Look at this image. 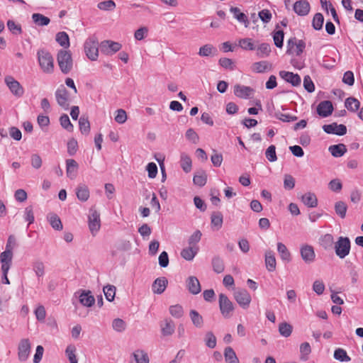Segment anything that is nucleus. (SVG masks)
<instances>
[{"instance_id": "obj_1", "label": "nucleus", "mask_w": 363, "mask_h": 363, "mask_svg": "<svg viewBox=\"0 0 363 363\" xmlns=\"http://www.w3.org/2000/svg\"><path fill=\"white\" fill-rule=\"evenodd\" d=\"M37 56L42 71L46 74H52L54 72V60L52 55L43 49L38 51Z\"/></svg>"}, {"instance_id": "obj_2", "label": "nucleus", "mask_w": 363, "mask_h": 363, "mask_svg": "<svg viewBox=\"0 0 363 363\" xmlns=\"http://www.w3.org/2000/svg\"><path fill=\"white\" fill-rule=\"evenodd\" d=\"M57 61L61 72L67 74L73 67V60L69 51L60 50L57 55Z\"/></svg>"}, {"instance_id": "obj_3", "label": "nucleus", "mask_w": 363, "mask_h": 363, "mask_svg": "<svg viewBox=\"0 0 363 363\" xmlns=\"http://www.w3.org/2000/svg\"><path fill=\"white\" fill-rule=\"evenodd\" d=\"M333 248L335 255L340 259H344L350 254L351 248L350 240L347 237L340 236L338 238L337 240L335 242Z\"/></svg>"}, {"instance_id": "obj_4", "label": "nucleus", "mask_w": 363, "mask_h": 363, "mask_svg": "<svg viewBox=\"0 0 363 363\" xmlns=\"http://www.w3.org/2000/svg\"><path fill=\"white\" fill-rule=\"evenodd\" d=\"M86 57L91 61H96L99 57V42L95 36L88 38L84 45Z\"/></svg>"}, {"instance_id": "obj_5", "label": "nucleus", "mask_w": 363, "mask_h": 363, "mask_svg": "<svg viewBox=\"0 0 363 363\" xmlns=\"http://www.w3.org/2000/svg\"><path fill=\"white\" fill-rule=\"evenodd\" d=\"M89 229L93 236H95L101 228L100 213L94 208L89 210L88 216Z\"/></svg>"}, {"instance_id": "obj_6", "label": "nucleus", "mask_w": 363, "mask_h": 363, "mask_svg": "<svg viewBox=\"0 0 363 363\" xmlns=\"http://www.w3.org/2000/svg\"><path fill=\"white\" fill-rule=\"evenodd\" d=\"M219 308L221 314L225 318L231 317L234 311L233 302L223 294L219 295Z\"/></svg>"}, {"instance_id": "obj_7", "label": "nucleus", "mask_w": 363, "mask_h": 363, "mask_svg": "<svg viewBox=\"0 0 363 363\" xmlns=\"http://www.w3.org/2000/svg\"><path fill=\"white\" fill-rule=\"evenodd\" d=\"M4 82L10 91L17 98L21 97L24 94V89L21 84L12 76L7 75L4 78Z\"/></svg>"}, {"instance_id": "obj_8", "label": "nucleus", "mask_w": 363, "mask_h": 363, "mask_svg": "<svg viewBox=\"0 0 363 363\" xmlns=\"http://www.w3.org/2000/svg\"><path fill=\"white\" fill-rule=\"evenodd\" d=\"M234 298L240 307L246 309L249 307L252 298L250 293L245 289H239L234 292Z\"/></svg>"}, {"instance_id": "obj_9", "label": "nucleus", "mask_w": 363, "mask_h": 363, "mask_svg": "<svg viewBox=\"0 0 363 363\" xmlns=\"http://www.w3.org/2000/svg\"><path fill=\"white\" fill-rule=\"evenodd\" d=\"M31 344L28 339H22L18 346V358L21 362H26L30 354Z\"/></svg>"}, {"instance_id": "obj_10", "label": "nucleus", "mask_w": 363, "mask_h": 363, "mask_svg": "<svg viewBox=\"0 0 363 363\" xmlns=\"http://www.w3.org/2000/svg\"><path fill=\"white\" fill-rule=\"evenodd\" d=\"M74 296L78 297L79 302L85 307H91L95 303V298L90 291L79 290L74 293Z\"/></svg>"}, {"instance_id": "obj_11", "label": "nucleus", "mask_w": 363, "mask_h": 363, "mask_svg": "<svg viewBox=\"0 0 363 363\" xmlns=\"http://www.w3.org/2000/svg\"><path fill=\"white\" fill-rule=\"evenodd\" d=\"M287 54L295 53L300 55L306 47V43L302 40H297L296 38L289 39L287 42Z\"/></svg>"}, {"instance_id": "obj_12", "label": "nucleus", "mask_w": 363, "mask_h": 363, "mask_svg": "<svg viewBox=\"0 0 363 363\" xmlns=\"http://www.w3.org/2000/svg\"><path fill=\"white\" fill-rule=\"evenodd\" d=\"M121 47L119 43L111 40H104L100 44L101 52L107 55L116 53L121 49Z\"/></svg>"}, {"instance_id": "obj_13", "label": "nucleus", "mask_w": 363, "mask_h": 363, "mask_svg": "<svg viewBox=\"0 0 363 363\" xmlns=\"http://www.w3.org/2000/svg\"><path fill=\"white\" fill-rule=\"evenodd\" d=\"M301 257L306 264H311L315 259V253L313 246L303 245L300 248Z\"/></svg>"}, {"instance_id": "obj_14", "label": "nucleus", "mask_w": 363, "mask_h": 363, "mask_svg": "<svg viewBox=\"0 0 363 363\" xmlns=\"http://www.w3.org/2000/svg\"><path fill=\"white\" fill-rule=\"evenodd\" d=\"M323 129L328 134H335L337 135H344L347 133V128L345 125H342V124L338 125L336 123L324 125L323 126Z\"/></svg>"}, {"instance_id": "obj_15", "label": "nucleus", "mask_w": 363, "mask_h": 363, "mask_svg": "<svg viewBox=\"0 0 363 363\" xmlns=\"http://www.w3.org/2000/svg\"><path fill=\"white\" fill-rule=\"evenodd\" d=\"M293 9L298 16H305L310 12L311 6L308 1L299 0L294 4Z\"/></svg>"}, {"instance_id": "obj_16", "label": "nucleus", "mask_w": 363, "mask_h": 363, "mask_svg": "<svg viewBox=\"0 0 363 363\" xmlns=\"http://www.w3.org/2000/svg\"><path fill=\"white\" fill-rule=\"evenodd\" d=\"M55 98L60 106L67 108L69 106L68 92L63 86L57 89Z\"/></svg>"}, {"instance_id": "obj_17", "label": "nucleus", "mask_w": 363, "mask_h": 363, "mask_svg": "<svg viewBox=\"0 0 363 363\" xmlns=\"http://www.w3.org/2000/svg\"><path fill=\"white\" fill-rule=\"evenodd\" d=\"M333 111V106L330 101H323L317 106L318 114L325 118L331 115Z\"/></svg>"}, {"instance_id": "obj_18", "label": "nucleus", "mask_w": 363, "mask_h": 363, "mask_svg": "<svg viewBox=\"0 0 363 363\" xmlns=\"http://www.w3.org/2000/svg\"><path fill=\"white\" fill-rule=\"evenodd\" d=\"M186 285L189 293L194 295L199 294L201 291L200 282L194 276H191L187 278Z\"/></svg>"}, {"instance_id": "obj_19", "label": "nucleus", "mask_w": 363, "mask_h": 363, "mask_svg": "<svg viewBox=\"0 0 363 363\" xmlns=\"http://www.w3.org/2000/svg\"><path fill=\"white\" fill-rule=\"evenodd\" d=\"M168 284V280L166 277H162L157 278L152 285V290L154 294H162Z\"/></svg>"}, {"instance_id": "obj_20", "label": "nucleus", "mask_w": 363, "mask_h": 363, "mask_svg": "<svg viewBox=\"0 0 363 363\" xmlns=\"http://www.w3.org/2000/svg\"><path fill=\"white\" fill-rule=\"evenodd\" d=\"M279 76L294 86L300 85L301 82V77L298 74H294L291 72L280 71Z\"/></svg>"}, {"instance_id": "obj_21", "label": "nucleus", "mask_w": 363, "mask_h": 363, "mask_svg": "<svg viewBox=\"0 0 363 363\" xmlns=\"http://www.w3.org/2000/svg\"><path fill=\"white\" fill-rule=\"evenodd\" d=\"M254 93V89L250 86L236 84L234 86V94L242 99H247Z\"/></svg>"}, {"instance_id": "obj_22", "label": "nucleus", "mask_w": 363, "mask_h": 363, "mask_svg": "<svg viewBox=\"0 0 363 363\" xmlns=\"http://www.w3.org/2000/svg\"><path fill=\"white\" fill-rule=\"evenodd\" d=\"M13 252L4 250L0 255L1 269H10L12 264Z\"/></svg>"}, {"instance_id": "obj_23", "label": "nucleus", "mask_w": 363, "mask_h": 363, "mask_svg": "<svg viewBox=\"0 0 363 363\" xmlns=\"http://www.w3.org/2000/svg\"><path fill=\"white\" fill-rule=\"evenodd\" d=\"M301 201L309 208H315L318 206V199L312 192H307L302 195Z\"/></svg>"}, {"instance_id": "obj_24", "label": "nucleus", "mask_w": 363, "mask_h": 363, "mask_svg": "<svg viewBox=\"0 0 363 363\" xmlns=\"http://www.w3.org/2000/svg\"><path fill=\"white\" fill-rule=\"evenodd\" d=\"M77 169L78 164L74 160L68 159L66 160V172L69 178L74 179L76 177Z\"/></svg>"}, {"instance_id": "obj_25", "label": "nucleus", "mask_w": 363, "mask_h": 363, "mask_svg": "<svg viewBox=\"0 0 363 363\" xmlns=\"http://www.w3.org/2000/svg\"><path fill=\"white\" fill-rule=\"evenodd\" d=\"M320 246L325 250H330L333 248L335 241L333 236L330 233L322 235L319 240Z\"/></svg>"}, {"instance_id": "obj_26", "label": "nucleus", "mask_w": 363, "mask_h": 363, "mask_svg": "<svg viewBox=\"0 0 363 363\" xmlns=\"http://www.w3.org/2000/svg\"><path fill=\"white\" fill-rule=\"evenodd\" d=\"M76 195L79 201L82 202L86 201L90 196L88 186L85 184H79L76 189Z\"/></svg>"}, {"instance_id": "obj_27", "label": "nucleus", "mask_w": 363, "mask_h": 363, "mask_svg": "<svg viewBox=\"0 0 363 363\" xmlns=\"http://www.w3.org/2000/svg\"><path fill=\"white\" fill-rule=\"evenodd\" d=\"M230 11L233 14V17L240 23H243L245 28L249 26V21L247 16L240 11L238 7H231Z\"/></svg>"}, {"instance_id": "obj_28", "label": "nucleus", "mask_w": 363, "mask_h": 363, "mask_svg": "<svg viewBox=\"0 0 363 363\" xmlns=\"http://www.w3.org/2000/svg\"><path fill=\"white\" fill-rule=\"evenodd\" d=\"M199 250V247L189 246L184 248L181 252V256L187 261L193 260Z\"/></svg>"}, {"instance_id": "obj_29", "label": "nucleus", "mask_w": 363, "mask_h": 363, "mask_svg": "<svg viewBox=\"0 0 363 363\" xmlns=\"http://www.w3.org/2000/svg\"><path fill=\"white\" fill-rule=\"evenodd\" d=\"M328 150L333 157H340L347 152V148L344 144L340 143L337 145H330Z\"/></svg>"}, {"instance_id": "obj_30", "label": "nucleus", "mask_w": 363, "mask_h": 363, "mask_svg": "<svg viewBox=\"0 0 363 363\" xmlns=\"http://www.w3.org/2000/svg\"><path fill=\"white\" fill-rule=\"evenodd\" d=\"M265 264L268 271L273 272L276 269V258L272 251L268 250L265 252Z\"/></svg>"}, {"instance_id": "obj_31", "label": "nucleus", "mask_w": 363, "mask_h": 363, "mask_svg": "<svg viewBox=\"0 0 363 363\" xmlns=\"http://www.w3.org/2000/svg\"><path fill=\"white\" fill-rule=\"evenodd\" d=\"M271 69V65L267 61H260L254 62L251 66V69L255 73H264Z\"/></svg>"}, {"instance_id": "obj_32", "label": "nucleus", "mask_w": 363, "mask_h": 363, "mask_svg": "<svg viewBox=\"0 0 363 363\" xmlns=\"http://www.w3.org/2000/svg\"><path fill=\"white\" fill-rule=\"evenodd\" d=\"M191 159L185 152H182L180 155V165L182 169L188 173L191 170Z\"/></svg>"}, {"instance_id": "obj_33", "label": "nucleus", "mask_w": 363, "mask_h": 363, "mask_svg": "<svg viewBox=\"0 0 363 363\" xmlns=\"http://www.w3.org/2000/svg\"><path fill=\"white\" fill-rule=\"evenodd\" d=\"M211 223L212 228L216 230H219L223 225V215L220 212H214L212 213L211 217Z\"/></svg>"}, {"instance_id": "obj_34", "label": "nucleus", "mask_w": 363, "mask_h": 363, "mask_svg": "<svg viewBox=\"0 0 363 363\" xmlns=\"http://www.w3.org/2000/svg\"><path fill=\"white\" fill-rule=\"evenodd\" d=\"M33 270L35 276L40 281V279L45 275V264L42 261L36 260L32 264Z\"/></svg>"}, {"instance_id": "obj_35", "label": "nucleus", "mask_w": 363, "mask_h": 363, "mask_svg": "<svg viewBox=\"0 0 363 363\" xmlns=\"http://www.w3.org/2000/svg\"><path fill=\"white\" fill-rule=\"evenodd\" d=\"M56 41L58 44L64 48H68L69 47V38L66 32H59L56 35Z\"/></svg>"}, {"instance_id": "obj_36", "label": "nucleus", "mask_w": 363, "mask_h": 363, "mask_svg": "<svg viewBox=\"0 0 363 363\" xmlns=\"http://www.w3.org/2000/svg\"><path fill=\"white\" fill-rule=\"evenodd\" d=\"M277 251L283 261H286L287 262L291 261V254L284 244L282 242H278Z\"/></svg>"}, {"instance_id": "obj_37", "label": "nucleus", "mask_w": 363, "mask_h": 363, "mask_svg": "<svg viewBox=\"0 0 363 363\" xmlns=\"http://www.w3.org/2000/svg\"><path fill=\"white\" fill-rule=\"evenodd\" d=\"M238 46L244 50H255V45L254 40L250 38H241L238 40Z\"/></svg>"}, {"instance_id": "obj_38", "label": "nucleus", "mask_w": 363, "mask_h": 363, "mask_svg": "<svg viewBox=\"0 0 363 363\" xmlns=\"http://www.w3.org/2000/svg\"><path fill=\"white\" fill-rule=\"evenodd\" d=\"M224 357L227 363H239V359L235 351L230 347H228L225 349Z\"/></svg>"}, {"instance_id": "obj_39", "label": "nucleus", "mask_w": 363, "mask_h": 363, "mask_svg": "<svg viewBox=\"0 0 363 363\" xmlns=\"http://www.w3.org/2000/svg\"><path fill=\"white\" fill-rule=\"evenodd\" d=\"M32 20L39 26H48L50 22V19L48 17L38 13H35L32 15Z\"/></svg>"}, {"instance_id": "obj_40", "label": "nucleus", "mask_w": 363, "mask_h": 363, "mask_svg": "<svg viewBox=\"0 0 363 363\" xmlns=\"http://www.w3.org/2000/svg\"><path fill=\"white\" fill-rule=\"evenodd\" d=\"M190 318L195 327L201 328L203 325L202 316L195 310H191L189 312Z\"/></svg>"}, {"instance_id": "obj_41", "label": "nucleus", "mask_w": 363, "mask_h": 363, "mask_svg": "<svg viewBox=\"0 0 363 363\" xmlns=\"http://www.w3.org/2000/svg\"><path fill=\"white\" fill-rule=\"evenodd\" d=\"M162 333L164 336H169L174 333L175 325L172 320H165L164 323L161 325Z\"/></svg>"}, {"instance_id": "obj_42", "label": "nucleus", "mask_w": 363, "mask_h": 363, "mask_svg": "<svg viewBox=\"0 0 363 363\" xmlns=\"http://www.w3.org/2000/svg\"><path fill=\"white\" fill-rule=\"evenodd\" d=\"M216 49L211 44H206L199 48V55L201 57H209L214 55Z\"/></svg>"}, {"instance_id": "obj_43", "label": "nucleus", "mask_w": 363, "mask_h": 363, "mask_svg": "<svg viewBox=\"0 0 363 363\" xmlns=\"http://www.w3.org/2000/svg\"><path fill=\"white\" fill-rule=\"evenodd\" d=\"M48 218L51 226L57 230H61L62 229V224L60 218L55 213H50L48 216Z\"/></svg>"}, {"instance_id": "obj_44", "label": "nucleus", "mask_w": 363, "mask_h": 363, "mask_svg": "<svg viewBox=\"0 0 363 363\" xmlns=\"http://www.w3.org/2000/svg\"><path fill=\"white\" fill-rule=\"evenodd\" d=\"M360 106V102L354 97H349L345 100V107L350 111L356 112Z\"/></svg>"}, {"instance_id": "obj_45", "label": "nucleus", "mask_w": 363, "mask_h": 363, "mask_svg": "<svg viewBox=\"0 0 363 363\" xmlns=\"http://www.w3.org/2000/svg\"><path fill=\"white\" fill-rule=\"evenodd\" d=\"M133 356L137 363H149V357L147 354L142 350H136Z\"/></svg>"}, {"instance_id": "obj_46", "label": "nucleus", "mask_w": 363, "mask_h": 363, "mask_svg": "<svg viewBox=\"0 0 363 363\" xmlns=\"http://www.w3.org/2000/svg\"><path fill=\"white\" fill-rule=\"evenodd\" d=\"M334 358L340 362H350L351 358L347 355V352L342 348H337L334 352Z\"/></svg>"}, {"instance_id": "obj_47", "label": "nucleus", "mask_w": 363, "mask_h": 363, "mask_svg": "<svg viewBox=\"0 0 363 363\" xmlns=\"http://www.w3.org/2000/svg\"><path fill=\"white\" fill-rule=\"evenodd\" d=\"M271 52L269 44L263 43L260 44L257 49V55L259 57H267Z\"/></svg>"}, {"instance_id": "obj_48", "label": "nucleus", "mask_w": 363, "mask_h": 363, "mask_svg": "<svg viewBox=\"0 0 363 363\" xmlns=\"http://www.w3.org/2000/svg\"><path fill=\"white\" fill-rule=\"evenodd\" d=\"M324 23V17L322 13H317L314 15L312 21V26L316 30H319L322 29Z\"/></svg>"}, {"instance_id": "obj_49", "label": "nucleus", "mask_w": 363, "mask_h": 363, "mask_svg": "<svg viewBox=\"0 0 363 363\" xmlns=\"http://www.w3.org/2000/svg\"><path fill=\"white\" fill-rule=\"evenodd\" d=\"M347 206L343 201H337L335 204V211L337 215L341 218H344L346 216Z\"/></svg>"}, {"instance_id": "obj_50", "label": "nucleus", "mask_w": 363, "mask_h": 363, "mask_svg": "<svg viewBox=\"0 0 363 363\" xmlns=\"http://www.w3.org/2000/svg\"><path fill=\"white\" fill-rule=\"evenodd\" d=\"M76 347L73 345L67 347L65 353L70 363H78V359L75 354Z\"/></svg>"}, {"instance_id": "obj_51", "label": "nucleus", "mask_w": 363, "mask_h": 363, "mask_svg": "<svg viewBox=\"0 0 363 363\" xmlns=\"http://www.w3.org/2000/svg\"><path fill=\"white\" fill-rule=\"evenodd\" d=\"M279 332L283 337H288L292 333V326L287 323H281L279 326Z\"/></svg>"}, {"instance_id": "obj_52", "label": "nucleus", "mask_w": 363, "mask_h": 363, "mask_svg": "<svg viewBox=\"0 0 363 363\" xmlns=\"http://www.w3.org/2000/svg\"><path fill=\"white\" fill-rule=\"evenodd\" d=\"M169 311V313L175 318H180L184 315L183 308L179 304L171 306Z\"/></svg>"}, {"instance_id": "obj_53", "label": "nucleus", "mask_w": 363, "mask_h": 363, "mask_svg": "<svg viewBox=\"0 0 363 363\" xmlns=\"http://www.w3.org/2000/svg\"><path fill=\"white\" fill-rule=\"evenodd\" d=\"M79 129L82 134L88 135L90 131V123L87 118L81 117L79 120Z\"/></svg>"}, {"instance_id": "obj_54", "label": "nucleus", "mask_w": 363, "mask_h": 363, "mask_svg": "<svg viewBox=\"0 0 363 363\" xmlns=\"http://www.w3.org/2000/svg\"><path fill=\"white\" fill-rule=\"evenodd\" d=\"M204 341L206 345L211 349H213L216 346V337L211 331L206 333Z\"/></svg>"}, {"instance_id": "obj_55", "label": "nucleus", "mask_w": 363, "mask_h": 363, "mask_svg": "<svg viewBox=\"0 0 363 363\" xmlns=\"http://www.w3.org/2000/svg\"><path fill=\"white\" fill-rule=\"evenodd\" d=\"M106 298L108 301H112L116 295V287L113 285H107L103 289Z\"/></svg>"}, {"instance_id": "obj_56", "label": "nucleus", "mask_w": 363, "mask_h": 363, "mask_svg": "<svg viewBox=\"0 0 363 363\" xmlns=\"http://www.w3.org/2000/svg\"><path fill=\"white\" fill-rule=\"evenodd\" d=\"M30 165L35 169H39L43 165V160L41 157L34 153L30 155Z\"/></svg>"}, {"instance_id": "obj_57", "label": "nucleus", "mask_w": 363, "mask_h": 363, "mask_svg": "<svg viewBox=\"0 0 363 363\" xmlns=\"http://www.w3.org/2000/svg\"><path fill=\"white\" fill-rule=\"evenodd\" d=\"M207 180L206 174L204 172H199L194 175L193 182L196 185L203 186L206 184Z\"/></svg>"}, {"instance_id": "obj_58", "label": "nucleus", "mask_w": 363, "mask_h": 363, "mask_svg": "<svg viewBox=\"0 0 363 363\" xmlns=\"http://www.w3.org/2000/svg\"><path fill=\"white\" fill-rule=\"evenodd\" d=\"M97 7L102 11H113L116 8V4L113 0H107L99 2Z\"/></svg>"}, {"instance_id": "obj_59", "label": "nucleus", "mask_w": 363, "mask_h": 363, "mask_svg": "<svg viewBox=\"0 0 363 363\" xmlns=\"http://www.w3.org/2000/svg\"><path fill=\"white\" fill-rule=\"evenodd\" d=\"M212 266H213V270L216 273H218V274L221 273L224 270L223 262L218 257H216L213 258V259H212Z\"/></svg>"}, {"instance_id": "obj_60", "label": "nucleus", "mask_w": 363, "mask_h": 363, "mask_svg": "<svg viewBox=\"0 0 363 363\" xmlns=\"http://www.w3.org/2000/svg\"><path fill=\"white\" fill-rule=\"evenodd\" d=\"M201 233L200 230H196L189 238L188 243L189 246L191 247H199L197 245L198 242L201 240Z\"/></svg>"}, {"instance_id": "obj_61", "label": "nucleus", "mask_w": 363, "mask_h": 363, "mask_svg": "<svg viewBox=\"0 0 363 363\" xmlns=\"http://www.w3.org/2000/svg\"><path fill=\"white\" fill-rule=\"evenodd\" d=\"M112 327L114 330L122 333L125 330L126 324L122 319L116 318L113 320Z\"/></svg>"}, {"instance_id": "obj_62", "label": "nucleus", "mask_w": 363, "mask_h": 363, "mask_svg": "<svg viewBox=\"0 0 363 363\" xmlns=\"http://www.w3.org/2000/svg\"><path fill=\"white\" fill-rule=\"evenodd\" d=\"M284 37V34L283 30H277L274 33L273 39H274V45L277 48L283 47Z\"/></svg>"}, {"instance_id": "obj_63", "label": "nucleus", "mask_w": 363, "mask_h": 363, "mask_svg": "<svg viewBox=\"0 0 363 363\" xmlns=\"http://www.w3.org/2000/svg\"><path fill=\"white\" fill-rule=\"evenodd\" d=\"M60 122L61 125L68 131L73 130V125L70 122L69 118L67 114H63L60 118Z\"/></svg>"}, {"instance_id": "obj_64", "label": "nucleus", "mask_w": 363, "mask_h": 363, "mask_svg": "<svg viewBox=\"0 0 363 363\" xmlns=\"http://www.w3.org/2000/svg\"><path fill=\"white\" fill-rule=\"evenodd\" d=\"M7 27L9 30L13 34H21L22 33V28L21 25L16 24L13 20H9L7 21Z\"/></svg>"}]
</instances>
